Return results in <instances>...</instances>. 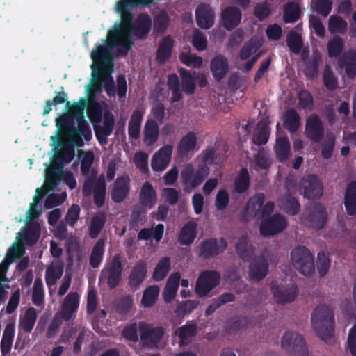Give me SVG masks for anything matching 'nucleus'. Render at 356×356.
<instances>
[{
  "label": "nucleus",
  "instance_id": "nucleus-14",
  "mask_svg": "<svg viewBox=\"0 0 356 356\" xmlns=\"http://www.w3.org/2000/svg\"><path fill=\"white\" fill-rule=\"evenodd\" d=\"M79 304V296L76 293H70L65 298L62 308L58 313L63 319L70 320L75 317Z\"/></svg>",
  "mask_w": 356,
  "mask_h": 356
},
{
  "label": "nucleus",
  "instance_id": "nucleus-58",
  "mask_svg": "<svg viewBox=\"0 0 356 356\" xmlns=\"http://www.w3.org/2000/svg\"><path fill=\"white\" fill-rule=\"evenodd\" d=\"M44 298L43 284L41 279L38 278L35 280L33 291V302L35 305H40Z\"/></svg>",
  "mask_w": 356,
  "mask_h": 356
},
{
  "label": "nucleus",
  "instance_id": "nucleus-56",
  "mask_svg": "<svg viewBox=\"0 0 356 356\" xmlns=\"http://www.w3.org/2000/svg\"><path fill=\"white\" fill-rule=\"evenodd\" d=\"M106 185L103 179L99 180L94 191V200L98 207L103 205L105 199Z\"/></svg>",
  "mask_w": 356,
  "mask_h": 356
},
{
  "label": "nucleus",
  "instance_id": "nucleus-55",
  "mask_svg": "<svg viewBox=\"0 0 356 356\" xmlns=\"http://www.w3.org/2000/svg\"><path fill=\"white\" fill-rule=\"evenodd\" d=\"M180 59L186 65L193 68L200 67L203 61L201 57L190 53H182Z\"/></svg>",
  "mask_w": 356,
  "mask_h": 356
},
{
  "label": "nucleus",
  "instance_id": "nucleus-13",
  "mask_svg": "<svg viewBox=\"0 0 356 356\" xmlns=\"http://www.w3.org/2000/svg\"><path fill=\"white\" fill-rule=\"evenodd\" d=\"M130 178L128 175L118 177L111 191L112 200L115 202H122L129 193Z\"/></svg>",
  "mask_w": 356,
  "mask_h": 356
},
{
  "label": "nucleus",
  "instance_id": "nucleus-52",
  "mask_svg": "<svg viewBox=\"0 0 356 356\" xmlns=\"http://www.w3.org/2000/svg\"><path fill=\"white\" fill-rule=\"evenodd\" d=\"M78 157L81 163V171L83 174L87 175L94 160L92 152L79 151Z\"/></svg>",
  "mask_w": 356,
  "mask_h": 356
},
{
  "label": "nucleus",
  "instance_id": "nucleus-19",
  "mask_svg": "<svg viewBox=\"0 0 356 356\" xmlns=\"http://www.w3.org/2000/svg\"><path fill=\"white\" fill-rule=\"evenodd\" d=\"M226 247V242L222 238L209 240L201 244L200 254L204 257L216 255L223 252Z\"/></svg>",
  "mask_w": 356,
  "mask_h": 356
},
{
  "label": "nucleus",
  "instance_id": "nucleus-36",
  "mask_svg": "<svg viewBox=\"0 0 356 356\" xmlns=\"http://www.w3.org/2000/svg\"><path fill=\"white\" fill-rule=\"evenodd\" d=\"M63 273V264L55 261L51 264L46 270V281L47 284L54 285Z\"/></svg>",
  "mask_w": 356,
  "mask_h": 356
},
{
  "label": "nucleus",
  "instance_id": "nucleus-4",
  "mask_svg": "<svg viewBox=\"0 0 356 356\" xmlns=\"http://www.w3.org/2000/svg\"><path fill=\"white\" fill-rule=\"evenodd\" d=\"M209 174V168L204 161L197 168L193 163L184 165L181 172V181L187 191H191L200 186Z\"/></svg>",
  "mask_w": 356,
  "mask_h": 356
},
{
  "label": "nucleus",
  "instance_id": "nucleus-29",
  "mask_svg": "<svg viewBox=\"0 0 356 356\" xmlns=\"http://www.w3.org/2000/svg\"><path fill=\"white\" fill-rule=\"evenodd\" d=\"M37 318L36 310L34 308H29L20 315L19 327L25 332H30L35 325Z\"/></svg>",
  "mask_w": 356,
  "mask_h": 356
},
{
  "label": "nucleus",
  "instance_id": "nucleus-46",
  "mask_svg": "<svg viewBox=\"0 0 356 356\" xmlns=\"http://www.w3.org/2000/svg\"><path fill=\"white\" fill-rule=\"evenodd\" d=\"M347 29V23L341 17L332 15L329 19L328 30L331 33H343Z\"/></svg>",
  "mask_w": 356,
  "mask_h": 356
},
{
  "label": "nucleus",
  "instance_id": "nucleus-31",
  "mask_svg": "<svg viewBox=\"0 0 356 356\" xmlns=\"http://www.w3.org/2000/svg\"><path fill=\"white\" fill-rule=\"evenodd\" d=\"M147 273V264L145 261L138 262L131 270L129 275V284L132 287L139 286L144 280Z\"/></svg>",
  "mask_w": 356,
  "mask_h": 356
},
{
  "label": "nucleus",
  "instance_id": "nucleus-63",
  "mask_svg": "<svg viewBox=\"0 0 356 356\" xmlns=\"http://www.w3.org/2000/svg\"><path fill=\"white\" fill-rule=\"evenodd\" d=\"M260 42L255 41H250L248 44L243 46L240 52V58L242 60L248 58L252 54L260 47Z\"/></svg>",
  "mask_w": 356,
  "mask_h": 356
},
{
  "label": "nucleus",
  "instance_id": "nucleus-1",
  "mask_svg": "<svg viewBox=\"0 0 356 356\" xmlns=\"http://www.w3.org/2000/svg\"><path fill=\"white\" fill-rule=\"evenodd\" d=\"M152 0H120L115 6V10L121 14L122 22L115 24L113 30L108 32L104 44H97L91 52L93 63L91 66L93 81L89 90L88 116L93 124L95 135L101 144H106L107 136L113 131L114 118L108 112V106L104 102H95V95L101 92L102 84L108 95H115L113 78L112 57L126 54L131 49L133 42L131 33L138 37L147 34L151 28V19L147 15L138 16L134 24L131 25V14L129 9L138 5H146Z\"/></svg>",
  "mask_w": 356,
  "mask_h": 356
},
{
  "label": "nucleus",
  "instance_id": "nucleus-51",
  "mask_svg": "<svg viewBox=\"0 0 356 356\" xmlns=\"http://www.w3.org/2000/svg\"><path fill=\"white\" fill-rule=\"evenodd\" d=\"M312 9L323 16L326 17L332 9V2L329 0H313Z\"/></svg>",
  "mask_w": 356,
  "mask_h": 356
},
{
  "label": "nucleus",
  "instance_id": "nucleus-10",
  "mask_svg": "<svg viewBox=\"0 0 356 356\" xmlns=\"http://www.w3.org/2000/svg\"><path fill=\"white\" fill-rule=\"evenodd\" d=\"M173 147L165 145L156 152L151 160V167L155 172H162L167 168L171 161Z\"/></svg>",
  "mask_w": 356,
  "mask_h": 356
},
{
  "label": "nucleus",
  "instance_id": "nucleus-26",
  "mask_svg": "<svg viewBox=\"0 0 356 356\" xmlns=\"http://www.w3.org/2000/svg\"><path fill=\"white\" fill-rule=\"evenodd\" d=\"M178 152L180 155H187L197 149V136L195 133L189 132L182 137L178 145Z\"/></svg>",
  "mask_w": 356,
  "mask_h": 356
},
{
  "label": "nucleus",
  "instance_id": "nucleus-33",
  "mask_svg": "<svg viewBox=\"0 0 356 356\" xmlns=\"http://www.w3.org/2000/svg\"><path fill=\"white\" fill-rule=\"evenodd\" d=\"M159 126L152 120H148L144 127V143L146 145H153L158 139Z\"/></svg>",
  "mask_w": 356,
  "mask_h": 356
},
{
  "label": "nucleus",
  "instance_id": "nucleus-21",
  "mask_svg": "<svg viewBox=\"0 0 356 356\" xmlns=\"http://www.w3.org/2000/svg\"><path fill=\"white\" fill-rule=\"evenodd\" d=\"M180 278L181 275L179 273H174L168 277L163 292V297L165 302H170L176 297Z\"/></svg>",
  "mask_w": 356,
  "mask_h": 356
},
{
  "label": "nucleus",
  "instance_id": "nucleus-30",
  "mask_svg": "<svg viewBox=\"0 0 356 356\" xmlns=\"http://www.w3.org/2000/svg\"><path fill=\"white\" fill-rule=\"evenodd\" d=\"M197 235V224L193 221L186 222L182 227L179 240L182 245H188L193 242Z\"/></svg>",
  "mask_w": 356,
  "mask_h": 356
},
{
  "label": "nucleus",
  "instance_id": "nucleus-9",
  "mask_svg": "<svg viewBox=\"0 0 356 356\" xmlns=\"http://www.w3.org/2000/svg\"><path fill=\"white\" fill-rule=\"evenodd\" d=\"M284 216L275 214L270 218L263 220L260 225V233L264 236H272L282 232L287 227Z\"/></svg>",
  "mask_w": 356,
  "mask_h": 356
},
{
  "label": "nucleus",
  "instance_id": "nucleus-7",
  "mask_svg": "<svg viewBox=\"0 0 356 356\" xmlns=\"http://www.w3.org/2000/svg\"><path fill=\"white\" fill-rule=\"evenodd\" d=\"M220 281V276L216 271L202 272L197 279L195 284V293L200 297H204L209 294Z\"/></svg>",
  "mask_w": 356,
  "mask_h": 356
},
{
  "label": "nucleus",
  "instance_id": "nucleus-11",
  "mask_svg": "<svg viewBox=\"0 0 356 356\" xmlns=\"http://www.w3.org/2000/svg\"><path fill=\"white\" fill-rule=\"evenodd\" d=\"M301 193L308 198L319 197L323 194L321 181L314 175H309L301 181Z\"/></svg>",
  "mask_w": 356,
  "mask_h": 356
},
{
  "label": "nucleus",
  "instance_id": "nucleus-17",
  "mask_svg": "<svg viewBox=\"0 0 356 356\" xmlns=\"http://www.w3.org/2000/svg\"><path fill=\"white\" fill-rule=\"evenodd\" d=\"M327 219V214L325 209L317 205L312 209L309 216L305 219L306 225L314 229H319L324 227Z\"/></svg>",
  "mask_w": 356,
  "mask_h": 356
},
{
  "label": "nucleus",
  "instance_id": "nucleus-60",
  "mask_svg": "<svg viewBox=\"0 0 356 356\" xmlns=\"http://www.w3.org/2000/svg\"><path fill=\"white\" fill-rule=\"evenodd\" d=\"M335 143V138L332 134H327L323 144L322 156L324 159L331 157Z\"/></svg>",
  "mask_w": 356,
  "mask_h": 356
},
{
  "label": "nucleus",
  "instance_id": "nucleus-59",
  "mask_svg": "<svg viewBox=\"0 0 356 356\" xmlns=\"http://www.w3.org/2000/svg\"><path fill=\"white\" fill-rule=\"evenodd\" d=\"M168 84L172 92V101L176 102L180 99L181 92L179 91V82L176 74H171L168 77Z\"/></svg>",
  "mask_w": 356,
  "mask_h": 356
},
{
  "label": "nucleus",
  "instance_id": "nucleus-53",
  "mask_svg": "<svg viewBox=\"0 0 356 356\" xmlns=\"http://www.w3.org/2000/svg\"><path fill=\"white\" fill-rule=\"evenodd\" d=\"M140 322L131 323L125 327L122 332L123 337L129 341L136 342L138 341V331L140 332Z\"/></svg>",
  "mask_w": 356,
  "mask_h": 356
},
{
  "label": "nucleus",
  "instance_id": "nucleus-32",
  "mask_svg": "<svg viewBox=\"0 0 356 356\" xmlns=\"http://www.w3.org/2000/svg\"><path fill=\"white\" fill-rule=\"evenodd\" d=\"M144 113L145 111L143 108H138L133 113L131 117L129 124V134L134 139L138 138L140 135V124Z\"/></svg>",
  "mask_w": 356,
  "mask_h": 356
},
{
  "label": "nucleus",
  "instance_id": "nucleus-23",
  "mask_svg": "<svg viewBox=\"0 0 356 356\" xmlns=\"http://www.w3.org/2000/svg\"><path fill=\"white\" fill-rule=\"evenodd\" d=\"M140 200L143 206L152 208L157 202L156 191L148 181L145 182L140 189Z\"/></svg>",
  "mask_w": 356,
  "mask_h": 356
},
{
  "label": "nucleus",
  "instance_id": "nucleus-49",
  "mask_svg": "<svg viewBox=\"0 0 356 356\" xmlns=\"http://www.w3.org/2000/svg\"><path fill=\"white\" fill-rule=\"evenodd\" d=\"M106 218L103 213L95 215L90 223V235L92 238H96L105 223Z\"/></svg>",
  "mask_w": 356,
  "mask_h": 356
},
{
  "label": "nucleus",
  "instance_id": "nucleus-16",
  "mask_svg": "<svg viewBox=\"0 0 356 356\" xmlns=\"http://www.w3.org/2000/svg\"><path fill=\"white\" fill-rule=\"evenodd\" d=\"M221 19L223 26L228 30L239 24L241 20V10L234 6H228L222 13Z\"/></svg>",
  "mask_w": 356,
  "mask_h": 356
},
{
  "label": "nucleus",
  "instance_id": "nucleus-57",
  "mask_svg": "<svg viewBox=\"0 0 356 356\" xmlns=\"http://www.w3.org/2000/svg\"><path fill=\"white\" fill-rule=\"evenodd\" d=\"M287 44L290 49L295 54L300 51L302 48V39L298 33L290 32L287 36Z\"/></svg>",
  "mask_w": 356,
  "mask_h": 356
},
{
  "label": "nucleus",
  "instance_id": "nucleus-25",
  "mask_svg": "<svg viewBox=\"0 0 356 356\" xmlns=\"http://www.w3.org/2000/svg\"><path fill=\"white\" fill-rule=\"evenodd\" d=\"M272 292L276 301L280 303L293 301L297 296V288L294 286L286 289L282 286H273Z\"/></svg>",
  "mask_w": 356,
  "mask_h": 356
},
{
  "label": "nucleus",
  "instance_id": "nucleus-43",
  "mask_svg": "<svg viewBox=\"0 0 356 356\" xmlns=\"http://www.w3.org/2000/svg\"><path fill=\"white\" fill-rule=\"evenodd\" d=\"M280 207L291 215L296 214L300 210V205L296 200L291 195H286L282 199Z\"/></svg>",
  "mask_w": 356,
  "mask_h": 356
},
{
  "label": "nucleus",
  "instance_id": "nucleus-3",
  "mask_svg": "<svg viewBox=\"0 0 356 356\" xmlns=\"http://www.w3.org/2000/svg\"><path fill=\"white\" fill-rule=\"evenodd\" d=\"M312 325L320 337L328 341L334 332V312L325 304L318 305L314 309L312 317Z\"/></svg>",
  "mask_w": 356,
  "mask_h": 356
},
{
  "label": "nucleus",
  "instance_id": "nucleus-44",
  "mask_svg": "<svg viewBox=\"0 0 356 356\" xmlns=\"http://www.w3.org/2000/svg\"><path fill=\"white\" fill-rule=\"evenodd\" d=\"M300 7L297 3H289L284 8V19L286 23L296 22L300 17Z\"/></svg>",
  "mask_w": 356,
  "mask_h": 356
},
{
  "label": "nucleus",
  "instance_id": "nucleus-39",
  "mask_svg": "<svg viewBox=\"0 0 356 356\" xmlns=\"http://www.w3.org/2000/svg\"><path fill=\"white\" fill-rule=\"evenodd\" d=\"M237 253L243 259H248L253 254L252 245L249 243L247 237L241 236L236 245Z\"/></svg>",
  "mask_w": 356,
  "mask_h": 356
},
{
  "label": "nucleus",
  "instance_id": "nucleus-2",
  "mask_svg": "<svg viewBox=\"0 0 356 356\" xmlns=\"http://www.w3.org/2000/svg\"><path fill=\"white\" fill-rule=\"evenodd\" d=\"M86 106V99L82 97L70 108V114H63L56 118V124L60 136H52L51 139L59 144L54 149L55 153L51 165L45 164V182L43 188L36 190L33 201L26 212V227L17 234L15 243L10 248H24V244L33 245L38 240L40 233V225L36 222H29L40 214L38 202L46 193L56 185L57 170L60 167L69 163L74 159V145L81 147L83 145V139L89 140L91 138L90 128L83 119Z\"/></svg>",
  "mask_w": 356,
  "mask_h": 356
},
{
  "label": "nucleus",
  "instance_id": "nucleus-28",
  "mask_svg": "<svg viewBox=\"0 0 356 356\" xmlns=\"http://www.w3.org/2000/svg\"><path fill=\"white\" fill-rule=\"evenodd\" d=\"M341 67H345L347 75L354 77L356 75V51L350 50L343 54L339 60Z\"/></svg>",
  "mask_w": 356,
  "mask_h": 356
},
{
  "label": "nucleus",
  "instance_id": "nucleus-6",
  "mask_svg": "<svg viewBox=\"0 0 356 356\" xmlns=\"http://www.w3.org/2000/svg\"><path fill=\"white\" fill-rule=\"evenodd\" d=\"M281 346L291 356H308L303 338L296 332H286L281 339Z\"/></svg>",
  "mask_w": 356,
  "mask_h": 356
},
{
  "label": "nucleus",
  "instance_id": "nucleus-42",
  "mask_svg": "<svg viewBox=\"0 0 356 356\" xmlns=\"http://www.w3.org/2000/svg\"><path fill=\"white\" fill-rule=\"evenodd\" d=\"M285 127L291 133L296 131L300 126V118L293 109L289 110L285 115Z\"/></svg>",
  "mask_w": 356,
  "mask_h": 356
},
{
  "label": "nucleus",
  "instance_id": "nucleus-47",
  "mask_svg": "<svg viewBox=\"0 0 356 356\" xmlns=\"http://www.w3.org/2000/svg\"><path fill=\"white\" fill-rule=\"evenodd\" d=\"M196 327L194 324L189 323L180 327L177 334L180 339V345L186 344L195 335Z\"/></svg>",
  "mask_w": 356,
  "mask_h": 356
},
{
  "label": "nucleus",
  "instance_id": "nucleus-34",
  "mask_svg": "<svg viewBox=\"0 0 356 356\" xmlns=\"http://www.w3.org/2000/svg\"><path fill=\"white\" fill-rule=\"evenodd\" d=\"M159 291L160 289L158 286L154 285L147 287L143 291L140 301L141 305L145 308H149L154 306L157 301Z\"/></svg>",
  "mask_w": 356,
  "mask_h": 356
},
{
  "label": "nucleus",
  "instance_id": "nucleus-22",
  "mask_svg": "<svg viewBox=\"0 0 356 356\" xmlns=\"http://www.w3.org/2000/svg\"><path fill=\"white\" fill-rule=\"evenodd\" d=\"M210 67L213 76L217 81L223 79L229 72L227 60L222 56L213 58L211 61Z\"/></svg>",
  "mask_w": 356,
  "mask_h": 356
},
{
  "label": "nucleus",
  "instance_id": "nucleus-27",
  "mask_svg": "<svg viewBox=\"0 0 356 356\" xmlns=\"http://www.w3.org/2000/svg\"><path fill=\"white\" fill-rule=\"evenodd\" d=\"M122 264L118 255H115L108 268V284L115 287L121 279Z\"/></svg>",
  "mask_w": 356,
  "mask_h": 356
},
{
  "label": "nucleus",
  "instance_id": "nucleus-64",
  "mask_svg": "<svg viewBox=\"0 0 356 356\" xmlns=\"http://www.w3.org/2000/svg\"><path fill=\"white\" fill-rule=\"evenodd\" d=\"M346 348L353 356H356V325L350 330Z\"/></svg>",
  "mask_w": 356,
  "mask_h": 356
},
{
  "label": "nucleus",
  "instance_id": "nucleus-35",
  "mask_svg": "<svg viewBox=\"0 0 356 356\" xmlns=\"http://www.w3.org/2000/svg\"><path fill=\"white\" fill-rule=\"evenodd\" d=\"M164 233V226L163 224H158L151 229L145 228L142 229L138 234L139 240H147L153 238L156 242L161 241Z\"/></svg>",
  "mask_w": 356,
  "mask_h": 356
},
{
  "label": "nucleus",
  "instance_id": "nucleus-62",
  "mask_svg": "<svg viewBox=\"0 0 356 356\" xmlns=\"http://www.w3.org/2000/svg\"><path fill=\"white\" fill-rule=\"evenodd\" d=\"M164 106L163 105L157 102L153 105L151 111V113L149 116L148 120H152L157 123V122H162L164 118Z\"/></svg>",
  "mask_w": 356,
  "mask_h": 356
},
{
  "label": "nucleus",
  "instance_id": "nucleus-45",
  "mask_svg": "<svg viewBox=\"0 0 356 356\" xmlns=\"http://www.w3.org/2000/svg\"><path fill=\"white\" fill-rule=\"evenodd\" d=\"M179 74L181 79L183 91L186 94H192L195 91V85L193 76L184 69L180 70Z\"/></svg>",
  "mask_w": 356,
  "mask_h": 356
},
{
  "label": "nucleus",
  "instance_id": "nucleus-15",
  "mask_svg": "<svg viewBox=\"0 0 356 356\" xmlns=\"http://www.w3.org/2000/svg\"><path fill=\"white\" fill-rule=\"evenodd\" d=\"M305 133L307 136L312 141L321 140L323 133V125L320 119L315 115H311L306 124Z\"/></svg>",
  "mask_w": 356,
  "mask_h": 356
},
{
  "label": "nucleus",
  "instance_id": "nucleus-24",
  "mask_svg": "<svg viewBox=\"0 0 356 356\" xmlns=\"http://www.w3.org/2000/svg\"><path fill=\"white\" fill-rule=\"evenodd\" d=\"M274 152L278 161H286L291 154V145L286 136H277L274 145Z\"/></svg>",
  "mask_w": 356,
  "mask_h": 356
},
{
  "label": "nucleus",
  "instance_id": "nucleus-37",
  "mask_svg": "<svg viewBox=\"0 0 356 356\" xmlns=\"http://www.w3.org/2000/svg\"><path fill=\"white\" fill-rule=\"evenodd\" d=\"M344 203L349 214L353 215L356 213V182H352L348 185Z\"/></svg>",
  "mask_w": 356,
  "mask_h": 356
},
{
  "label": "nucleus",
  "instance_id": "nucleus-20",
  "mask_svg": "<svg viewBox=\"0 0 356 356\" xmlns=\"http://www.w3.org/2000/svg\"><path fill=\"white\" fill-rule=\"evenodd\" d=\"M268 271L266 261L261 258L256 259L250 265L248 277L250 280L259 281L266 276Z\"/></svg>",
  "mask_w": 356,
  "mask_h": 356
},
{
  "label": "nucleus",
  "instance_id": "nucleus-8",
  "mask_svg": "<svg viewBox=\"0 0 356 356\" xmlns=\"http://www.w3.org/2000/svg\"><path fill=\"white\" fill-rule=\"evenodd\" d=\"M140 341L143 347L153 348L164 334L163 328L152 327L145 322H140Z\"/></svg>",
  "mask_w": 356,
  "mask_h": 356
},
{
  "label": "nucleus",
  "instance_id": "nucleus-54",
  "mask_svg": "<svg viewBox=\"0 0 356 356\" xmlns=\"http://www.w3.org/2000/svg\"><path fill=\"white\" fill-rule=\"evenodd\" d=\"M343 48V40L338 36L334 37L327 44L329 56L335 57L339 55Z\"/></svg>",
  "mask_w": 356,
  "mask_h": 356
},
{
  "label": "nucleus",
  "instance_id": "nucleus-18",
  "mask_svg": "<svg viewBox=\"0 0 356 356\" xmlns=\"http://www.w3.org/2000/svg\"><path fill=\"white\" fill-rule=\"evenodd\" d=\"M214 13L211 8L201 5L196 10L197 23L202 29H209L214 23Z\"/></svg>",
  "mask_w": 356,
  "mask_h": 356
},
{
  "label": "nucleus",
  "instance_id": "nucleus-38",
  "mask_svg": "<svg viewBox=\"0 0 356 356\" xmlns=\"http://www.w3.org/2000/svg\"><path fill=\"white\" fill-rule=\"evenodd\" d=\"M170 269V261L168 257L162 258L156 264L152 277L156 281L162 280L168 273Z\"/></svg>",
  "mask_w": 356,
  "mask_h": 356
},
{
  "label": "nucleus",
  "instance_id": "nucleus-5",
  "mask_svg": "<svg viewBox=\"0 0 356 356\" xmlns=\"http://www.w3.org/2000/svg\"><path fill=\"white\" fill-rule=\"evenodd\" d=\"M291 262L292 266L303 275L309 276L314 273V255L305 246H298L292 250Z\"/></svg>",
  "mask_w": 356,
  "mask_h": 356
},
{
  "label": "nucleus",
  "instance_id": "nucleus-61",
  "mask_svg": "<svg viewBox=\"0 0 356 356\" xmlns=\"http://www.w3.org/2000/svg\"><path fill=\"white\" fill-rule=\"evenodd\" d=\"M330 266V260L327 256L324 253H319L318 254V264L317 270L321 276L325 275Z\"/></svg>",
  "mask_w": 356,
  "mask_h": 356
},
{
  "label": "nucleus",
  "instance_id": "nucleus-12",
  "mask_svg": "<svg viewBox=\"0 0 356 356\" xmlns=\"http://www.w3.org/2000/svg\"><path fill=\"white\" fill-rule=\"evenodd\" d=\"M264 201V195L263 193L256 194L252 197L242 211L241 218L246 221L255 217L259 218L260 211Z\"/></svg>",
  "mask_w": 356,
  "mask_h": 356
},
{
  "label": "nucleus",
  "instance_id": "nucleus-41",
  "mask_svg": "<svg viewBox=\"0 0 356 356\" xmlns=\"http://www.w3.org/2000/svg\"><path fill=\"white\" fill-rule=\"evenodd\" d=\"M270 131L266 122H260L254 134L253 141L257 145H262L267 143Z\"/></svg>",
  "mask_w": 356,
  "mask_h": 356
},
{
  "label": "nucleus",
  "instance_id": "nucleus-50",
  "mask_svg": "<svg viewBox=\"0 0 356 356\" xmlns=\"http://www.w3.org/2000/svg\"><path fill=\"white\" fill-rule=\"evenodd\" d=\"M172 41L170 38L165 37L161 42L158 50V59L164 62L170 55Z\"/></svg>",
  "mask_w": 356,
  "mask_h": 356
},
{
  "label": "nucleus",
  "instance_id": "nucleus-40",
  "mask_svg": "<svg viewBox=\"0 0 356 356\" xmlns=\"http://www.w3.org/2000/svg\"><path fill=\"white\" fill-rule=\"evenodd\" d=\"M250 186L249 173L246 168H243L234 181V191L237 193L245 192Z\"/></svg>",
  "mask_w": 356,
  "mask_h": 356
},
{
  "label": "nucleus",
  "instance_id": "nucleus-48",
  "mask_svg": "<svg viewBox=\"0 0 356 356\" xmlns=\"http://www.w3.org/2000/svg\"><path fill=\"white\" fill-rule=\"evenodd\" d=\"M104 251V241L102 240H99L95 244L90 257V264L93 268H97L100 264Z\"/></svg>",
  "mask_w": 356,
  "mask_h": 356
}]
</instances>
